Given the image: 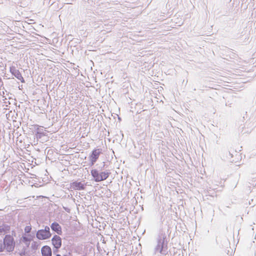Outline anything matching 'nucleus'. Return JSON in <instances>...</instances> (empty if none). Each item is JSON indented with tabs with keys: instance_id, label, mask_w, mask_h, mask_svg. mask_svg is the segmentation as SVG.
<instances>
[{
	"instance_id": "22",
	"label": "nucleus",
	"mask_w": 256,
	"mask_h": 256,
	"mask_svg": "<svg viewBox=\"0 0 256 256\" xmlns=\"http://www.w3.org/2000/svg\"><path fill=\"white\" fill-rule=\"evenodd\" d=\"M226 154H228L231 158L233 156L232 154L230 151L226 152Z\"/></svg>"
},
{
	"instance_id": "29",
	"label": "nucleus",
	"mask_w": 256,
	"mask_h": 256,
	"mask_svg": "<svg viewBox=\"0 0 256 256\" xmlns=\"http://www.w3.org/2000/svg\"><path fill=\"white\" fill-rule=\"evenodd\" d=\"M66 4H71V3H68V2H67Z\"/></svg>"
},
{
	"instance_id": "1",
	"label": "nucleus",
	"mask_w": 256,
	"mask_h": 256,
	"mask_svg": "<svg viewBox=\"0 0 256 256\" xmlns=\"http://www.w3.org/2000/svg\"><path fill=\"white\" fill-rule=\"evenodd\" d=\"M156 240V245L154 248V253H160L161 255L166 256L168 252V240L165 232L163 230L160 231Z\"/></svg>"
},
{
	"instance_id": "8",
	"label": "nucleus",
	"mask_w": 256,
	"mask_h": 256,
	"mask_svg": "<svg viewBox=\"0 0 256 256\" xmlns=\"http://www.w3.org/2000/svg\"><path fill=\"white\" fill-rule=\"evenodd\" d=\"M10 72L12 76H14L16 78L20 80L22 82H25V80L24 78L22 76V74L20 72L19 70L16 69L14 66H12L10 67Z\"/></svg>"
},
{
	"instance_id": "24",
	"label": "nucleus",
	"mask_w": 256,
	"mask_h": 256,
	"mask_svg": "<svg viewBox=\"0 0 256 256\" xmlns=\"http://www.w3.org/2000/svg\"><path fill=\"white\" fill-rule=\"evenodd\" d=\"M64 210H65L66 212H69V211H70V209H69V208H64Z\"/></svg>"
},
{
	"instance_id": "23",
	"label": "nucleus",
	"mask_w": 256,
	"mask_h": 256,
	"mask_svg": "<svg viewBox=\"0 0 256 256\" xmlns=\"http://www.w3.org/2000/svg\"><path fill=\"white\" fill-rule=\"evenodd\" d=\"M63 256H72V254H71L70 252H68V254H64V255H63Z\"/></svg>"
},
{
	"instance_id": "15",
	"label": "nucleus",
	"mask_w": 256,
	"mask_h": 256,
	"mask_svg": "<svg viewBox=\"0 0 256 256\" xmlns=\"http://www.w3.org/2000/svg\"><path fill=\"white\" fill-rule=\"evenodd\" d=\"M22 238L23 242L26 244L27 247H28L32 239L24 236H22Z\"/></svg>"
},
{
	"instance_id": "14",
	"label": "nucleus",
	"mask_w": 256,
	"mask_h": 256,
	"mask_svg": "<svg viewBox=\"0 0 256 256\" xmlns=\"http://www.w3.org/2000/svg\"><path fill=\"white\" fill-rule=\"evenodd\" d=\"M16 10H20V9L18 8V6L20 8H25L26 6L28 5V4H24L22 2V1H19L18 2V3H16Z\"/></svg>"
},
{
	"instance_id": "21",
	"label": "nucleus",
	"mask_w": 256,
	"mask_h": 256,
	"mask_svg": "<svg viewBox=\"0 0 256 256\" xmlns=\"http://www.w3.org/2000/svg\"><path fill=\"white\" fill-rule=\"evenodd\" d=\"M0 88H1L4 86V82H3L2 79L0 77Z\"/></svg>"
},
{
	"instance_id": "7",
	"label": "nucleus",
	"mask_w": 256,
	"mask_h": 256,
	"mask_svg": "<svg viewBox=\"0 0 256 256\" xmlns=\"http://www.w3.org/2000/svg\"><path fill=\"white\" fill-rule=\"evenodd\" d=\"M86 184L82 183V182L74 181L70 183V188L74 190H82L86 188Z\"/></svg>"
},
{
	"instance_id": "2",
	"label": "nucleus",
	"mask_w": 256,
	"mask_h": 256,
	"mask_svg": "<svg viewBox=\"0 0 256 256\" xmlns=\"http://www.w3.org/2000/svg\"><path fill=\"white\" fill-rule=\"evenodd\" d=\"M16 246V241L12 236L6 234L3 238V240L0 239V252H12Z\"/></svg>"
},
{
	"instance_id": "25",
	"label": "nucleus",
	"mask_w": 256,
	"mask_h": 256,
	"mask_svg": "<svg viewBox=\"0 0 256 256\" xmlns=\"http://www.w3.org/2000/svg\"><path fill=\"white\" fill-rule=\"evenodd\" d=\"M60 8H62V7L59 8V6H58V7L57 8H56L54 10H57V9H58V10H59V9H60Z\"/></svg>"
},
{
	"instance_id": "9",
	"label": "nucleus",
	"mask_w": 256,
	"mask_h": 256,
	"mask_svg": "<svg viewBox=\"0 0 256 256\" xmlns=\"http://www.w3.org/2000/svg\"><path fill=\"white\" fill-rule=\"evenodd\" d=\"M52 230L56 232V235H62V228L60 224L56 222H53L50 224Z\"/></svg>"
},
{
	"instance_id": "19",
	"label": "nucleus",
	"mask_w": 256,
	"mask_h": 256,
	"mask_svg": "<svg viewBox=\"0 0 256 256\" xmlns=\"http://www.w3.org/2000/svg\"><path fill=\"white\" fill-rule=\"evenodd\" d=\"M10 236H12V237L14 238V236H16V232L14 230L12 231L11 234H8Z\"/></svg>"
},
{
	"instance_id": "3",
	"label": "nucleus",
	"mask_w": 256,
	"mask_h": 256,
	"mask_svg": "<svg viewBox=\"0 0 256 256\" xmlns=\"http://www.w3.org/2000/svg\"><path fill=\"white\" fill-rule=\"evenodd\" d=\"M102 166L99 167L98 168L92 169L90 171L92 180L96 182L104 181L106 180L111 174L109 170L102 171L104 170L105 164L103 162Z\"/></svg>"
},
{
	"instance_id": "28",
	"label": "nucleus",
	"mask_w": 256,
	"mask_h": 256,
	"mask_svg": "<svg viewBox=\"0 0 256 256\" xmlns=\"http://www.w3.org/2000/svg\"><path fill=\"white\" fill-rule=\"evenodd\" d=\"M122 138H123L124 137V134H123L122 133Z\"/></svg>"
},
{
	"instance_id": "6",
	"label": "nucleus",
	"mask_w": 256,
	"mask_h": 256,
	"mask_svg": "<svg viewBox=\"0 0 256 256\" xmlns=\"http://www.w3.org/2000/svg\"><path fill=\"white\" fill-rule=\"evenodd\" d=\"M102 153L101 148H94L90 153L88 158L90 166H93L98 160L100 154Z\"/></svg>"
},
{
	"instance_id": "18",
	"label": "nucleus",
	"mask_w": 256,
	"mask_h": 256,
	"mask_svg": "<svg viewBox=\"0 0 256 256\" xmlns=\"http://www.w3.org/2000/svg\"><path fill=\"white\" fill-rule=\"evenodd\" d=\"M32 230V227L30 226H26L24 228V232L26 233H29Z\"/></svg>"
},
{
	"instance_id": "12",
	"label": "nucleus",
	"mask_w": 256,
	"mask_h": 256,
	"mask_svg": "<svg viewBox=\"0 0 256 256\" xmlns=\"http://www.w3.org/2000/svg\"><path fill=\"white\" fill-rule=\"evenodd\" d=\"M42 256H52V252L50 247L48 246H43L41 249Z\"/></svg>"
},
{
	"instance_id": "27",
	"label": "nucleus",
	"mask_w": 256,
	"mask_h": 256,
	"mask_svg": "<svg viewBox=\"0 0 256 256\" xmlns=\"http://www.w3.org/2000/svg\"><path fill=\"white\" fill-rule=\"evenodd\" d=\"M248 130L247 128L244 126V131H246Z\"/></svg>"
},
{
	"instance_id": "4",
	"label": "nucleus",
	"mask_w": 256,
	"mask_h": 256,
	"mask_svg": "<svg viewBox=\"0 0 256 256\" xmlns=\"http://www.w3.org/2000/svg\"><path fill=\"white\" fill-rule=\"evenodd\" d=\"M44 228L38 230L36 232V237L39 240L49 239L52 236L50 228L48 226H43Z\"/></svg>"
},
{
	"instance_id": "17",
	"label": "nucleus",
	"mask_w": 256,
	"mask_h": 256,
	"mask_svg": "<svg viewBox=\"0 0 256 256\" xmlns=\"http://www.w3.org/2000/svg\"><path fill=\"white\" fill-rule=\"evenodd\" d=\"M26 248L24 247L22 252L19 253L20 256H26Z\"/></svg>"
},
{
	"instance_id": "20",
	"label": "nucleus",
	"mask_w": 256,
	"mask_h": 256,
	"mask_svg": "<svg viewBox=\"0 0 256 256\" xmlns=\"http://www.w3.org/2000/svg\"><path fill=\"white\" fill-rule=\"evenodd\" d=\"M58 4L56 2H54L52 3L51 4L50 6H53L54 8L56 6H58Z\"/></svg>"
},
{
	"instance_id": "26",
	"label": "nucleus",
	"mask_w": 256,
	"mask_h": 256,
	"mask_svg": "<svg viewBox=\"0 0 256 256\" xmlns=\"http://www.w3.org/2000/svg\"><path fill=\"white\" fill-rule=\"evenodd\" d=\"M56 256H61L60 254H56Z\"/></svg>"
},
{
	"instance_id": "16",
	"label": "nucleus",
	"mask_w": 256,
	"mask_h": 256,
	"mask_svg": "<svg viewBox=\"0 0 256 256\" xmlns=\"http://www.w3.org/2000/svg\"><path fill=\"white\" fill-rule=\"evenodd\" d=\"M40 245V244L39 242L34 241L32 244L31 248L32 250H36L38 249Z\"/></svg>"
},
{
	"instance_id": "13",
	"label": "nucleus",
	"mask_w": 256,
	"mask_h": 256,
	"mask_svg": "<svg viewBox=\"0 0 256 256\" xmlns=\"http://www.w3.org/2000/svg\"><path fill=\"white\" fill-rule=\"evenodd\" d=\"M244 126H243L242 125H241L238 128V132L240 134H250V132H251L252 130V126H251L249 128L247 127L248 130L246 131H244Z\"/></svg>"
},
{
	"instance_id": "10",
	"label": "nucleus",
	"mask_w": 256,
	"mask_h": 256,
	"mask_svg": "<svg viewBox=\"0 0 256 256\" xmlns=\"http://www.w3.org/2000/svg\"><path fill=\"white\" fill-rule=\"evenodd\" d=\"M36 127V134L34 137L37 139L39 140L42 138V137L46 136V133L44 131L42 128H41L38 125L35 126Z\"/></svg>"
},
{
	"instance_id": "5",
	"label": "nucleus",
	"mask_w": 256,
	"mask_h": 256,
	"mask_svg": "<svg viewBox=\"0 0 256 256\" xmlns=\"http://www.w3.org/2000/svg\"><path fill=\"white\" fill-rule=\"evenodd\" d=\"M60 236L54 234L51 240L52 244L53 246L52 250L54 254L58 253L60 251V248L62 246V239Z\"/></svg>"
},
{
	"instance_id": "11",
	"label": "nucleus",
	"mask_w": 256,
	"mask_h": 256,
	"mask_svg": "<svg viewBox=\"0 0 256 256\" xmlns=\"http://www.w3.org/2000/svg\"><path fill=\"white\" fill-rule=\"evenodd\" d=\"M10 226L6 224H2L0 226V235L4 236L8 234V233L10 232Z\"/></svg>"
}]
</instances>
